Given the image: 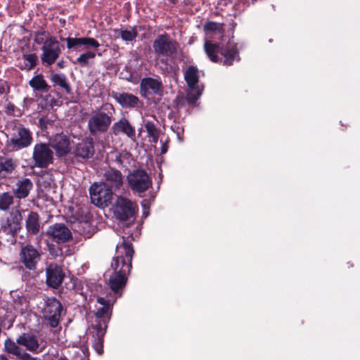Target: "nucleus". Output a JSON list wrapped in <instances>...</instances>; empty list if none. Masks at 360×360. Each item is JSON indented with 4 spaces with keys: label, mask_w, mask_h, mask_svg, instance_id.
Here are the masks:
<instances>
[{
    "label": "nucleus",
    "mask_w": 360,
    "mask_h": 360,
    "mask_svg": "<svg viewBox=\"0 0 360 360\" xmlns=\"http://www.w3.org/2000/svg\"><path fill=\"white\" fill-rule=\"evenodd\" d=\"M134 254L132 243L123 238L122 242L116 246V255L113 257L111 264L115 274L110 277L109 285L114 293H120L121 295V291L127 282V276L132 268Z\"/></svg>",
    "instance_id": "obj_1"
},
{
    "label": "nucleus",
    "mask_w": 360,
    "mask_h": 360,
    "mask_svg": "<svg viewBox=\"0 0 360 360\" xmlns=\"http://www.w3.org/2000/svg\"><path fill=\"white\" fill-rule=\"evenodd\" d=\"M205 52L212 63L230 66L236 60H240L237 44L229 39L226 45L206 41L204 44Z\"/></svg>",
    "instance_id": "obj_2"
},
{
    "label": "nucleus",
    "mask_w": 360,
    "mask_h": 360,
    "mask_svg": "<svg viewBox=\"0 0 360 360\" xmlns=\"http://www.w3.org/2000/svg\"><path fill=\"white\" fill-rule=\"evenodd\" d=\"M178 46L177 41L171 39L167 33L158 34L153 42L154 53L158 57L174 58L177 55Z\"/></svg>",
    "instance_id": "obj_3"
},
{
    "label": "nucleus",
    "mask_w": 360,
    "mask_h": 360,
    "mask_svg": "<svg viewBox=\"0 0 360 360\" xmlns=\"http://www.w3.org/2000/svg\"><path fill=\"white\" fill-rule=\"evenodd\" d=\"M41 259V252L31 244L22 245L18 254V263L21 268L35 271Z\"/></svg>",
    "instance_id": "obj_4"
},
{
    "label": "nucleus",
    "mask_w": 360,
    "mask_h": 360,
    "mask_svg": "<svg viewBox=\"0 0 360 360\" xmlns=\"http://www.w3.org/2000/svg\"><path fill=\"white\" fill-rule=\"evenodd\" d=\"M63 307L56 297H48L43 310V317L51 328H55L60 324Z\"/></svg>",
    "instance_id": "obj_5"
},
{
    "label": "nucleus",
    "mask_w": 360,
    "mask_h": 360,
    "mask_svg": "<svg viewBox=\"0 0 360 360\" xmlns=\"http://www.w3.org/2000/svg\"><path fill=\"white\" fill-rule=\"evenodd\" d=\"M41 50L42 53L40 55V60L45 67L54 64L61 54L59 41L51 36L47 37L46 42L41 46Z\"/></svg>",
    "instance_id": "obj_6"
},
{
    "label": "nucleus",
    "mask_w": 360,
    "mask_h": 360,
    "mask_svg": "<svg viewBox=\"0 0 360 360\" xmlns=\"http://www.w3.org/2000/svg\"><path fill=\"white\" fill-rule=\"evenodd\" d=\"M113 191L101 182L94 184L89 188L91 201L99 207H108L111 202Z\"/></svg>",
    "instance_id": "obj_7"
},
{
    "label": "nucleus",
    "mask_w": 360,
    "mask_h": 360,
    "mask_svg": "<svg viewBox=\"0 0 360 360\" xmlns=\"http://www.w3.org/2000/svg\"><path fill=\"white\" fill-rule=\"evenodd\" d=\"M137 205L127 198L118 196L113 206L115 217L120 221H127L134 217Z\"/></svg>",
    "instance_id": "obj_8"
},
{
    "label": "nucleus",
    "mask_w": 360,
    "mask_h": 360,
    "mask_svg": "<svg viewBox=\"0 0 360 360\" xmlns=\"http://www.w3.org/2000/svg\"><path fill=\"white\" fill-rule=\"evenodd\" d=\"M131 189L136 193H143L152 186V181L144 169H136L127 176Z\"/></svg>",
    "instance_id": "obj_9"
},
{
    "label": "nucleus",
    "mask_w": 360,
    "mask_h": 360,
    "mask_svg": "<svg viewBox=\"0 0 360 360\" xmlns=\"http://www.w3.org/2000/svg\"><path fill=\"white\" fill-rule=\"evenodd\" d=\"M49 144L39 143L35 145L33 150V160L34 166L44 169L53 162V153Z\"/></svg>",
    "instance_id": "obj_10"
},
{
    "label": "nucleus",
    "mask_w": 360,
    "mask_h": 360,
    "mask_svg": "<svg viewBox=\"0 0 360 360\" xmlns=\"http://www.w3.org/2000/svg\"><path fill=\"white\" fill-rule=\"evenodd\" d=\"M65 277L63 267L54 262L50 263L46 268V283L53 289H58Z\"/></svg>",
    "instance_id": "obj_11"
},
{
    "label": "nucleus",
    "mask_w": 360,
    "mask_h": 360,
    "mask_svg": "<svg viewBox=\"0 0 360 360\" xmlns=\"http://www.w3.org/2000/svg\"><path fill=\"white\" fill-rule=\"evenodd\" d=\"M46 236L57 243H64L72 239L70 229L63 223H55L49 226Z\"/></svg>",
    "instance_id": "obj_12"
},
{
    "label": "nucleus",
    "mask_w": 360,
    "mask_h": 360,
    "mask_svg": "<svg viewBox=\"0 0 360 360\" xmlns=\"http://www.w3.org/2000/svg\"><path fill=\"white\" fill-rule=\"evenodd\" d=\"M112 122L111 116L105 112H98L91 115L88 122L91 134L105 133Z\"/></svg>",
    "instance_id": "obj_13"
},
{
    "label": "nucleus",
    "mask_w": 360,
    "mask_h": 360,
    "mask_svg": "<svg viewBox=\"0 0 360 360\" xmlns=\"http://www.w3.org/2000/svg\"><path fill=\"white\" fill-rule=\"evenodd\" d=\"M17 343L20 346L25 347L27 350L34 354H39L46 348V345H41L39 342L37 336L32 333H22L20 334L17 338Z\"/></svg>",
    "instance_id": "obj_14"
},
{
    "label": "nucleus",
    "mask_w": 360,
    "mask_h": 360,
    "mask_svg": "<svg viewBox=\"0 0 360 360\" xmlns=\"http://www.w3.org/2000/svg\"><path fill=\"white\" fill-rule=\"evenodd\" d=\"M22 217L19 210L11 213L10 216L1 224V230L7 235L15 237L20 231Z\"/></svg>",
    "instance_id": "obj_15"
},
{
    "label": "nucleus",
    "mask_w": 360,
    "mask_h": 360,
    "mask_svg": "<svg viewBox=\"0 0 360 360\" xmlns=\"http://www.w3.org/2000/svg\"><path fill=\"white\" fill-rule=\"evenodd\" d=\"M162 88V83L160 79L145 77L141 80L140 91L145 98H148V95H161Z\"/></svg>",
    "instance_id": "obj_16"
},
{
    "label": "nucleus",
    "mask_w": 360,
    "mask_h": 360,
    "mask_svg": "<svg viewBox=\"0 0 360 360\" xmlns=\"http://www.w3.org/2000/svg\"><path fill=\"white\" fill-rule=\"evenodd\" d=\"M113 192L119 191L123 185V175L115 169L109 167L103 174V181L101 182Z\"/></svg>",
    "instance_id": "obj_17"
},
{
    "label": "nucleus",
    "mask_w": 360,
    "mask_h": 360,
    "mask_svg": "<svg viewBox=\"0 0 360 360\" xmlns=\"http://www.w3.org/2000/svg\"><path fill=\"white\" fill-rule=\"evenodd\" d=\"M49 145L56 151V155L59 158L66 156L71 150L68 136H51Z\"/></svg>",
    "instance_id": "obj_18"
},
{
    "label": "nucleus",
    "mask_w": 360,
    "mask_h": 360,
    "mask_svg": "<svg viewBox=\"0 0 360 360\" xmlns=\"http://www.w3.org/2000/svg\"><path fill=\"white\" fill-rule=\"evenodd\" d=\"M94 153V143L90 136L86 137L81 142L77 143L73 152L77 158L83 160L91 158Z\"/></svg>",
    "instance_id": "obj_19"
},
{
    "label": "nucleus",
    "mask_w": 360,
    "mask_h": 360,
    "mask_svg": "<svg viewBox=\"0 0 360 360\" xmlns=\"http://www.w3.org/2000/svg\"><path fill=\"white\" fill-rule=\"evenodd\" d=\"M112 97L123 108H134L138 106L140 103L139 97L127 92H112Z\"/></svg>",
    "instance_id": "obj_20"
},
{
    "label": "nucleus",
    "mask_w": 360,
    "mask_h": 360,
    "mask_svg": "<svg viewBox=\"0 0 360 360\" xmlns=\"http://www.w3.org/2000/svg\"><path fill=\"white\" fill-rule=\"evenodd\" d=\"M112 311V305L111 304H107L105 306L97 308L95 312L96 323L94 327H98L101 325L103 328H108V323L110 320Z\"/></svg>",
    "instance_id": "obj_21"
},
{
    "label": "nucleus",
    "mask_w": 360,
    "mask_h": 360,
    "mask_svg": "<svg viewBox=\"0 0 360 360\" xmlns=\"http://www.w3.org/2000/svg\"><path fill=\"white\" fill-rule=\"evenodd\" d=\"M15 186L16 188L13 189V194L18 199L27 198L33 188V184L28 178H22L18 180Z\"/></svg>",
    "instance_id": "obj_22"
},
{
    "label": "nucleus",
    "mask_w": 360,
    "mask_h": 360,
    "mask_svg": "<svg viewBox=\"0 0 360 360\" xmlns=\"http://www.w3.org/2000/svg\"><path fill=\"white\" fill-rule=\"evenodd\" d=\"M17 161L11 158L0 157V179H6L17 168Z\"/></svg>",
    "instance_id": "obj_23"
},
{
    "label": "nucleus",
    "mask_w": 360,
    "mask_h": 360,
    "mask_svg": "<svg viewBox=\"0 0 360 360\" xmlns=\"http://www.w3.org/2000/svg\"><path fill=\"white\" fill-rule=\"evenodd\" d=\"M92 328L95 333L94 335L92 346L96 352L101 355L103 353L104 336L106 333L107 328H101V325H98V327L92 326Z\"/></svg>",
    "instance_id": "obj_24"
},
{
    "label": "nucleus",
    "mask_w": 360,
    "mask_h": 360,
    "mask_svg": "<svg viewBox=\"0 0 360 360\" xmlns=\"http://www.w3.org/2000/svg\"><path fill=\"white\" fill-rule=\"evenodd\" d=\"M25 227L28 233L37 235L40 231V217L37 212H30L25 221Z\"/></svg>",
    "instance_id": "obj_25"
},
{
    "label": "nucleus",
    "mask_w": 360,
    "mask_h": 360,
    "mask_svg": "<svg viewBox=\"0 0 360 360\" xmlns=\"http://www.w3.org/2000/svg\"><path fill=\"white\" fill-rule=\"evenodd\" d=\"M112 130L115 134L122 133L126 135H135L134 128L125 117H122L118 122H115L112 125Z\"/></svg>",
    "instance_id": "obj_26"
},
{
    "label": "nucleus",
    "mask_w": 360,
    "mask_h": 360,
    "mask_svg": "<svg viewBox=\"0 0 360 360\" xmlns=\"http://www.w3.org/2000/svg\"><path fill=\"white\" fill-rule=\"evenodd\" d=\"M29 85L35 91L47 93L51 86L48 84L46 81L44 79L42 74H38L34 75L30 81Z\"/></svg>",
    "instance_id": "obj_27"
},
{
    "label": "nucleus",
    "mask_w": 360,
    "mask_h": 360,
    "mask_svg": "<svg viewBox=\"0 0 360 360\" xmlns=\"http://www.w3.org/2000/svg\"><path fill=\"white\" fill-rule=\"evenodd\" d=\"M50 80L53 84V86H57L63 89L68 94L71 93L72 89L65 74L52 73L50 76Z\"/></svg>",
    "instance_id": "obj_28"
},
{
    "label": "nucleus",
    "mask_w": 360,
    "mask_h": 360,
    "mask_svg": "<svg viewBox=\"0 0 360 360\" xmlns=\"http://www.w3.org/2000/svg\"><path fill=\"white\" fill-rule=\"evenodd\" d=\"M4 351L19 359L21 355L25 352L16 342H14L11 338H8L4 341Z\"/></svg>",
    "instance_id": "obj_29"
},
{
    "label": "nucleus",
    "mask_w": 360,
    "mask_h": 360,
    "mask_svg": "<svg viewBox=\"0 0 360 360\" xmlns=\"http://www.w3.org/2000/svg\"><path fill=\"white\" fill-rule=\"evenodd\" d=\"M184 79L190 88H193L199 82L198 70L195 66L190 65L184 73Z\"/></svg>",
    "instance_id": "obj_30"
},
{
    "label": "nucleus",
    "mask_w": 360,
    "mask_h": 360,
    "mask_svg": "<svg viewBox=\"0 0 360 360\" xmlns=\"http://www.w3.org/2000/svg\"><path fill=\"white\" fill-rule=\"evenodd\" d=\"M32 136H19L18 138L11 139V147L13 150H18L25 148L31 144Z\"/></svg>",
    "instance_id": "obj_31"
},
{
    "label": "nucleus",
    "mask_w": 360,
    "mask_h": 360,
    "mask_svg": "<svg viewBox=\"0 0 360 360\" xmlns=\"http://www.w3.org/2000/svg\"><path fill=\"white\" fill-rule=\"evenodd\" d=\"M22 59L25 60V65L20 68L27 71L34 69L39 63V58L36 53H24Z\"/></svg>",
    "instance_id": "obj_32"
},
{
    "label": "nucleus",
    "mask_w": 360,
    "mask_h": 360,
    "mask_svg": "<svg viewBox=\"0 0 360 360\" xmlns=\"http://www.w3.org/2000/svg\"><path fill=\"white\" fill-rule=\"evenodd\" d=\"M95 57L96 53L94 51H87L82 53L73 63L78 64L82 68H87L90 65L89 60L94 59Z\"/></svg>",
    "instance_id": "obj_33"
},
{
    "label": "nucleus",
    "mask_w": 360,
    "mask_h": 360,
    "mask_svg": "<svg viewBox=\"0 0 360 360\" xmlns=\"http://www.w3.org/2000/svg\"><path fill=\"white\" fill-rule=\"evenodd\" d=\"M14 195L10 192H4L0 194V210L7 211L13 204Z\"/></svg>",
    "instance_id": "obj_34"
},
{
    "label": "nucleus",
    "mask_w": 360,
    "mask_h": 360,
    "mask_svg": "<svg viewBox=\"0 0 360 360\" xmlns=\"http://www.w3.org/2000/svg\"><path fill=\"white\" fill-rule=\"evenodd\" d=\"M4 112L8 116L13 117H20L22 115V111L20 108L17 107L14 103H11L8 100V101H5L4 105Z\"/></svg>",
    "instance_id": "obj_35"
},
{
    "label": "nucleus",
    "mask_w": 360,
    "mask_h": 360,
    "mask_svg": "<svg viewBox=\"0 0 360 360\" xmlns=\"http://www.w3.org/2000/svg\"><path fill=\"white\" fill-rule=\"evenodd\" d=\"M61 41H65L67 43V49L70 51H77L82 46V37H60Z\"/></svg>",
    "instance_id": "obj_36"
},
{
    "label": "nucleus",
    "mask_w": 360,
    "mask_h": 360,
    "mask_svg": "<svg viewBox=\"0 0 360 360\" xmlns=\"http://www.w3.org/2000/svg\"><path fill=\"white\" fill-rule=\"evenodd\" d=\"M117 32H119V35L122 39L125 41H132L135 40L138 36V31L136 27H132L131 30L120 29L117 30Z\"/></svg>",
    "instance_id": "obj_37"
},
{
    "label": "nucleus",
    "mask_w": 360,
    "mask_h": 360,
    "mask_svg": "<svg viewBox=\"0 0 360 360\" xmlns=\"http://www.w3.org/2000/svg\"><path fill=\"white\" fill-rule=\"evenodd\" d=\"M203 28L206 32L215 33L217 32L220 34H223L224 32L223 24H220L216 22H207L204 25Z\"/></svg>",
    "instance_id": "obj_38"
},
{
    "label": "nucleus",
    "mask_w": 360,
    "mask_h": 360,
    "mask_svg": "<svg viewBox=\"0 0 360 360\" xmlns=\"http://www.w3.org/2000/svg\"><path fill=\"white\" fill-rule=\"evenodd\" d=\"M82 44L86 51L91 49L96 50L101 46L100 43L93 37H82Z\"/></svg>",
    "instance_id": "obj_39"
},
{
    "label": "nucleus",
    "mask_w": 360,
    "mask_h": 360,
    "mask_svg": "<svg viewBox=\"0 0 360 360\" xmlns=\"http://www.w3.org/2000/svg\"><path fill=\"white\" fill-rule=\"evenodd\" d=\"M131 155L128 152L118 153L115 157V161L122 167H127L130 163Z\"/></svg>",
    "instance_id": "obj_40"
},
{
    "label": "nucleus",
    "mask_w": 360,
    "mask_h": 360,
    "mask_svg": "<svg viewBox=\"0 0 360 360\" xmlns=\"http://www.w3.org/2000/svg\"><path fill=\"white\" fill-rule=\"evenodd\" d=\"M11 92V84L8 82L0 79V95H4V99L8 101V95Z\"/></svg>",
    "instance_id": "obj_41"
},
{
    "label": "nucleus",
    "mask_w": 360,
    "mask_h": 360,
    "mask_svg": "<svg viewBox=\"0 0 360 360\" xmlns=\"http://www.w3.org/2000/svg\"><path fill=\"white\" fill-rule=\"evenodd\" d=\"M47 35H48V33L45 30L34 32V41L36 44H39V45L42 44V46H43L46 42L47 38H46V37Z\"/></svg>",
    "instance_id": "obj_42"
},
{
    "label": "nucleus",
    "mask_w": 360,
    "mask_h": 360,
    "mask_svg": "<svg viewBox=\"0 0 360 360\" xmlns=\"http://www.w3.org/2000/svg\"><path fill=\"white\" fill-rule=\"evenodd\" d=\"M200 96V94L198 91H189L187 93L185 100L188 105H193L198 100Z\"/></svg>",
    "instance_id": "obj_43"
},
{
    "label": "nucleus",
    "mask_w": 360,
    "mask_h": 360,
    "mask_svg": "<svg viewBox=\"0 0 360 360\" xmlns=\"http://www.w3.org/2000/svg\"><path fill=\"white\" fill-rule=\"evenodd\" d=\"M53 121H51L47 117H43L39 120V127L42 131L48 128V125H52Z\"/></svg>",
    "instance_id": "obj_44"
},
{
    "label": "nucleus",
    "mask_w": 360,
    "mask_h": 360,
    "mask_svg": "<svg viewBox=\"0 0 360 360\" xmlns=\"http://www.w3.org/2000/svg\"><path fill=\"white\" fill-rule=\"evenodd\" d=\"M15 127L18 131V135H23V136L30 135V131L28 129L24 128L21 124L18 123V124H15Z\"/></svg>",
    "instance_id": "obj_45"
},
{
    "label": "nucleus",
    "mask_w": 360,
    "mask_h": 360,
    "mask_svg": "<svg viewBox=\"0 0 360 360\" xmlns=\"http://www.w3.org/2000/svg\"><path fill=\"white\" fill-rule=\"evenodd\" d=\"M145 127L146 128L148 135H155V132L156 129L153 123L147 122Z\"/></svg>",
    "instance_id": "obj_46"
},
{
    "label": "nucleus",
    "mask_w": 360,
    "mask_h": 360,
    "mask_svg": "<svg viewBox=\"0 0 360 360\" xmlns=\"http://www.w3.org/2000/svg\"><path fill=\"white\" fill-rule=\"evenodd\" d=\"M18 359H20V360H37V358L34 357L30 354L25 352Z\"/></svg>",
    "instance_id": "obj_47"
},
{
    "label": "nucleus",
    "mask_w": 360,
    "mask_h": 360,
    "mask_svg": "<svg viewBox=\"0 0 360 360\" xmlns=\"http://www.w3.org/2000/svg\"><path fill=\"white\" fill-rule=\"evenodd\" d=\"M169 141V137L167 136V140L162 143L161 146V153L165 154L167 152L168 146L167 142Z\"/></svg>",
    "instance_id": "obj_48"
},
{
    "label": "nucleus",
    "mask_w": 360,
    "mask_h": 360,
    "mask_svg": "<svg viewBox=\"0 0 360 360\" xmlns=\"http://www.w3.org/2000/svg\"><path fill=\"white\" fill-rule=\"evenodd\" d=\"M97 302L101 304L102 306H105L107 304H110V302L109 300H106L104 297H98L97 298Z\"/></svg>",
    "instance_id": "obj_49"
},
{
    "label": "nucleus",
    "mask_w": 360,
    "mask_h": 360,
    "mask_svg": "<svg viewBox=\"0 0 360 360\" xmlns=\"http://www.w3.org/2000/svg\"><path fill=\"white\" fill-rule=\"evenodd\" d=\"M57 66L60 68V69H63L65 67V63L63 60H61L60 61H58L57 63Z\"/></svg>",
    "instance_id": "obj_50"
},
{
    "label": "nucleus",
    "mask_w": 360,
    "mask_h": 360,
    "mask_svg": "<svg viewBox=\"0 0 360 360\" xmlns=\"http://www.w3.org/2000/svg\"><path fill=\"white\" fill-rule=\"evenodd\" d=\"M82 352H83V353H84V354L85 357H86V358H88V357H87V355H88V354H89V349H88V348H87V347H84V348L82 349Z\"/></svg>",
    "instance_id": "obj_51"
},
{
    "label": "nucleus",
    "mask_w": 360,
    "mask_h": 360,
    "mask_svg": "<svg viewBox=\"0 0 360 360\" xmlns=\"http://www.w3.org/2000/svg\"><path fill=\"white\" fill-rule=\"evenodd\" d=\"M0 360H10L5 354H0Z\"/></svg>",
    "instance_id": "obj_52"
},
{
    "label": "nucleus",
    "mask_w": 360,
    "mask_h": 360,
    "mask_svg": "<svg viewBox=\"0 0 360 360\" xmlns=\"http://www.w3.org/2000/svg\"><path fill=\"white\" fill-rule=\"evenodd\" d=\"M152 137H153V141H155V142H157L158 139V137H159V136H152Z\"/></svg>",
    "instance_id": "obj_53"
},
{
    "label": "nucleus",
    "mask_w": 360,
    "mask_h": 360,
    "mask_svg": "<svg viewBox=\"0 0 360 360\" xmlns=\"http://www.w3.org/2000/svg\"><path fill=\"white\" fill-rule=\"evenodd\" d=\"M169 2L172 3V4H176L178 0H168Z\"/></svg>",
    "instance_id": "obj_54"
},
{
    "label": "nucleus",
    "mask_w": 360,
    "mask_h": 360,
    "mask_svg": "<svg viewBox=\"0 0 360 360\" xmlns=\"http://www.w3.org/2000/svg\"><path fill=\"white\" fill-rule=\"evenodd\" d=\"M80 360H89V359L88 358L84 357L83 359H81Z\"/></svg>",
    "instance_id": "obj_55"
},
{
    "label": "nucleus",
    "mask_w": 360,
    "mask_h": 360,
    "mask_svg": "<svg viewBox=\"0 0 360 360\" xmlns=\"http://www.w3.org/2000/svg\"><path fill=\"white\" fill-rule=\"evenodd\" d=\"M59 360H68L67 358H60Z\"/></svg>",
    "instance_id": "obj_56"
},
{
    "label": "nucleus",
    "mask_w": 360,
    "mask_h": 360,
    "mask_svg": "<svg viewBox=\"0 0 360 360\" xmlns=\"http://www.w3.org/2000/svg\"><path fill=\"white\" fill-rule=\"evenodd\" d=\"M130 138H131V140L134 141L135 142V139H133V136H129Z\"/></svg>",
    "instance_id": "obj_57"
},
{
    "label": "nucleus",
    "mask_w": 360,
    "mask_h": 360,
    "mask_svg": "<svg viewBox=\"0 0 360 360\" xmlns=\"http://www.w3.org/2000/svg\"><path fill=\"white\" fill-rule=\"evenodd\" d=\"M62 134H63L62 133H60V134L57 133L55 135L58 136V135H62Z\"/></svg>",
    "instance_id": "obj_58"
},
{
    "label": "nucleus",
    "mask_w": 360,
    "mask_h": 360,
    "mask_svg": "<svg viewBox=\"0 0 360 360\" xmlns=\"http://www.w3.org/2000/svg\"><path fill=\"white\" fill-rule=\"evenodd\" d=\"M101 55H102L101 53H98V56H101Z\"/></svg>",
    "instance_id": "obj_59"
},
{
    "label": "nucleus",
    "mask_w": 360,
    "mask_h": 360,
    "mask_svg": "<svg viewBox=\"0 0 360 360\" xmlns=\"http://www.w3.org/2000/svg\"><path fill=\"white\" fill-rule=\"evenodd\" d=\"M178 138H179V139H181V136H178Z\"/></svg>",
    "instance_id": "obj_60"
}]
</instances>
